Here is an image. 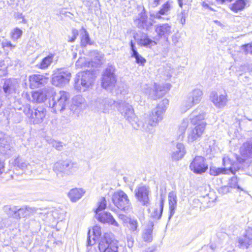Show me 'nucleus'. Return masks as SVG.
<instances>
[{"label":"nucleus","instance_id":"obj_19","mask_svg":"<svg viewBox=\"0 0 252 252\" xmlns=\"http://www.w3.org/2000/svg\"><path fill=\"white\" fill-rule=\"evenodd\" d=\"M240 152L243 158H237L239 162H242L246 159L252 161V142H245L240 147Z\"/></svg>","mask_w":252,"mask_h":252},{"label":"nucleus","instance_id":"obj_15","mask_svg":"<svg viewBox=\"0 0 252 252\" xmlns=\"http://www.w3.org/2000/svg\"><path fill=\"white\" fill-rule=\"evenodd\" d=\"M210 100L216 107L219 109H222L226 106L228 101L226 94H219L215 91L211 93Z\"/></svg>","mask_w":252,"mask_h":252},{"label":"nucleus","instance_id":"obj_60","mask_svg":"<svg viewBox=\"0 0 252 252\" xmlns=\"http://www.w3.org/2000/svg\"><path fill=\"white\" fill-rule=\"evenodd\" d=\"M130 47L131 50V53H134L135 51H137L136 50V48L132 41L130 42Z\"/></svg>","mask_w":252,"mask_h":252},{"label":"nucleus","instance_id":"obj_5","mask_svg":"<svg viewBox=\"0 0 252 252\" xmlns=\"http://www.w3.org/2000/svg\"><path fill=\"white\" fill-rule=\"evenodd\" d=\"M23 112L29 118L31 123L33 124L41 123L46 114L45 109L41 108L31 109L30 105H26L24 108Z\"/></svg>","mask_w":252,"mask_h":252},{"label":"nucleus","instance_id":"obj_8","mask_svg":"<svg viewBox=\"0 0 252 252\" xmlns=\"http://www.w3.org/2000/svg\"><path fill=\"white\" fill-rule=\"evenodd\" d=\"M115 103V101L111 99L100 97L92 102V106L93 109L95 111L108 113Z\"/></svg>","mask_w":252,"mask_h":252},{"label":"nucleus","instance_id":"obj_21","mask_svg":"<svg viewBox=\"0 0 252 252\" xmlns=\"http://www.w3.org/2000/svg\"><path fill=\"white\" fill-rule=\"evenodd\" d=\"M95 217L98 221L102 223H107L116 227L119 226L118 222L110 213L107 212L100 213L95 214Z\"/></svg>","mask_w":252,"mask_h":252},{"label":"nucleus","instance_id":"obj_40","mask_svg":"<svg viewBox=\"0 0 252 252\" xmlns=\"http://www.w3.org/2000/svg\"><path fill=\"white\" fill-rule=\"evenodd\" d=\"M53 55H49L44 58L42 62L37 65L39 68L41 69H45L47 68L51 63L53 61Z\"/></svg>","mask_w":252,"mask_h":252},{"label":"nucleus","instance_id":"obj_10","mask_svg":"<svg viewBox=\"0 0 252 252\" xmlns=\"http://www.w3.org/2000/svg\"><path fill=\"white\" fill-rule=\"evenodd\" d=\"M114 71L112 67L107 68L102 75V87L108 91L112 90L116 83L117 80Z\"/></svg>","mask_w":252,"mask_h":252},{"label":"nucleus","instance_id":"obj_14","mask_svg":"<svg viewBox=\"0 0 252 252\" xmlns=\"http://www.w3.org/2000/svg\"><path fill=\"white\" fill-rule=\"evenodd\" d=\"M189 168L196 174H201L207 170L208 164L203 157L196 156L190 163Z\"/></svg>","mask_w":252,"mask_h":252},{"label":"nucleus","instance_id":"obj_32","mask_svg":"<svg viewBox=\"0 0 252 252\" xmlns=\"http://www.w3.org/2000/svg\"><path fill=\"white\" fill-rule=\"evenodd\" d=\"M189 122H190L188 117L183 119L180 123L177 130L179 139H183L185 131L189 126Z\"/></svg>","mask_w":252,"mask_h":252},{"label":"nucleus","instance_id":"obj_63","mask_svg":"<svg viewBox=\"0 0 252 252\" xmlns=\"http://www.w3.org/2000/svg\"><path fill=\"white\" fill-rule=\"evenodd\" d=\"M202 6L204 7L208 8H210V9H212L211 8L209 7V5L207 3H206L205 2H203Z\"/></svg>","mask_w":252,"mask_h":252},{"label":"nucleus","instance_id":"obj_44","mask_svg":"<svg viewBox=\"0 0 252 252\" xmlns=\"http://www.w3.org/2000/svg\"><path fill=\"white\" fill-rule=\"evenodd\" d=\"M22 34L23 31L20 29L16 28L11 31L10 33V35L11 38L14 41H15L21 38Z\"/></svg>","mask_w":252,"mask_h":252},{"label":"nucleus","instance_id":"obj_38","mask_svg":"<svg viewBox=\"0 0 252 252\" xmlns=\"http://www.w3.org/2000/svg\"><path fill=\"white\" fill-rule=\"evenodd\" d=\"M127 226L132 233L137 234L138 233V223L136 220L131 219L128 222Z\"/></svg>","mask_w":252,"mask_h":252},{"label":"nucleus","instance_id":"obj_62","mask_svg":"<svg viewBox=\"0 0 252 252\" xmlns=\"http://www.w3.org/2000/svg\"><path fill=\"white\" fill-rule=\"evenodd\" d=\"M178 2L179 6L182 8L183 6V0H178Z\"/></svg>","mask_w":252,"mask_h":252},{"label":"nucleus","instance_id":"obj_24","mask_svg":"<svg viewBox=\"0 0 252 252\" xmlns=\"http://www.w3.org/2000/svg\"><path fill=\"white\" fill-rule=\"evenodd\" d=\"M48 90L47 89L39 90L32 93V101L41 103L44 102L47 98Z\"/></svg>","mask_w":252,"mask_h":252},{"label":"nucleus","instance_id":"obj_54","mask_svg":"<svg viewBox=\"0 0 252 252\" xmlns=\"http://www.w3.org/2000/svg\"><path fill=\"white\" fill-rule=\"evenodd\" d=\"M187 14L185 10L181 11L179 15L180 18V22L182 25H184L186 23V18L187 17Z\"/></svg>","mask_w":252,"mask_h":252},{"label":"nucleus","instance_id":"obj_33","mask_svg":"<svg viewBox=\"0 0 252 252\" xmlns=\"http://www.w3.org/2000/svg\"><path fill=\"white\" fill-rule=\"evenodd\" d=\"M65 161H58L55 163L53 170L58 176L63 177L66 171Z\"/></svg>","mask_w":252,"mask_h":252},{"label":"nucleus","instance_id":"obj_28","mask_svg":"<svg viewBox=\"0 0 252 252\" xmlns=\"http://www.w3.org/2000/svg\"><path fill=\"white\" fill-rule=\"evenodd\" d=\"M18 86V83L16 80L8 79L5 81L3 89L4 93L9 94L15 92Z\"/></svg>","mask_w":252,"mask_h":252},{"label":"nucleus","instance_id":"obj_3","mask_svg":"<svg viewBox=\"0 0 252 252\" xmlns=\"http://www.w3.org/2000/svg\"><path fill=\"white\" fill-rule=\"evenodd\" d=\"M69 98L68 94L64 91L54 93L52 95L50 106L52 107L55 113L61 112L65 109Z\"/></svg>","mask_w":252,"mask_h":252},{"label":"nucleus","instance_id":"obj_61","mask_svg":"<svg viewBox=\"0 0 252 252\" xmlns=\"http://www.w3.org/2000/svg\"><path fill=\"white\" fill-rule=\"evenodd\" d=\"M4 164L3 162L0 159V175L3 171Z\"/></svg>","mask_w":252,"mask_h":252},{"label":"nucleus","instance_id":"obj_48","mask_svg":"<svg viewBox=\"0 0 252 252\" xmlns=\"http://www.w3.org/2000/svg\"><path fill=\"white\" fill-rule=\"evenodd\" d=\"M76 66L78 68H81L83 67L90 66L91 63L87 62L85 58H80L76 63Z\"/></svg>","mask_w":252,"mask_h":252},{"label":"nucleus","instance_id":"obj_11","mask_svg":"<svg viewBox=\"0 0 252 252\" xmlns=\"http://www.w3.org/2000/svg\"><path fill=\"white\" fill-rule=\"evenodd\" d=\"M155 31L157 33V36L154 39L159 40L161 38H164L167 40L168 37L174 32V30L169 24L164 23L155 25Z\"/></svg>","mask_w":252,"mask_h":252},{"label":"nucleus","instance_id":"obj_47","mask_svg":"<svg viewBox=\"0 0 252 252\" xmlns=\"http://www.w3.org/2000/svg\"><path fill=\"white\" fill-rule=\"evenodd\" d=\"M82 30L84 31V33L81 37V44L82 46H86L88 44H91L89 35L87 31L83 28Z\"/></svg>","mask_w":252,"mask_h":252},{"label":"nucleus","instance_id":"obj_59","mask_svg":"<svg viewBox=\"0 0 252 252\" xmlns=\"http://www.w3.org/2000/svg\"><path fill=\"white\" fill-rule=\"evenodd\" d=\"M246 50L247 53H250L252 54V43L246 45Z\"/></svg>","mask_w":252,"mask_h":252},{"label":"nucleus","instance_id":"obj_51","mask_svg":"<svg viewBox=\"0 0 252 252\" xmlns=\"http://www.w3.org/2000/svg\"><path fill=\"white\" fill-rule=\"evenodd\" d=\"M238 179L237 178L235 177H232L229 182V185L230 187L233 188H238V189H241L242 190V189H241V188L238 186Z\"/></svg>","mask_w":252,"mask_h":252},{"label":"nucleus","instance_id":"obj_53","mask_svg":"<svg viewBox=\"0 0 252 252\" xmlns=\"http://www.w3.org/2000/svg\"><path fill=\"white\" fill-rule=\"evenodd\" d=\"M52 146L57 150L61 151L63 148V143L61 142L52 140L51 142Z\"/></svg>","mask_w":252,"mask_h":252},{"label":"nucleus","instance_id":"obj_49","mask_svg":"<svg viewBox=\"0 0 252 252\" xmlns=\"http://www.w3.org/2000/svg\"><path fill=\"white\" fill-rule=\"evenodd\" d=\"M66 171H72L77 168V163L71 161H65Z\"/></svg>","mask_w":252,"mask_h":252},{"label":"nucleus","instance_id":"obj_36","mask_svg":"<svg viewBox=\"0 0 252 252\" xmlns=\"http://www.w3.org/2000/svg\"><path fill=\"white\" fill-rule=\"evenodd\" d=\"M72 105L77 108L85 107L87 103L84 97L81 95L74 96L72 99Z\"/></svg>","mask_w":252,"mask_h":252},{"label":"nucleus","instance_id":"obj_6","mask_svg":"<svg viewBox=\"0 0 252 252\" xmlns=\"http://www.w3.org/2000/svg\"><path fill=\"white\" fill-rule=\"evenodd\" d=\"M99 252H119L118 242L104 235L98 243Z\"/></svg>","mask_w":252,"mask_h":252},{"label":"nucleus","instance_id":"obj_17","mask_svg":"<svg viewBox=\"0 0 252 252\" xmlns=\"http://www.w3.org/2000/svg\"><path fill=\"white\" fill-rule=\"evenodd\" d=\"M149 188L144 186H139L135 190L136 198L143 205H147L149 203Z\"/></svg>","mask_w":252,"mask_h":252},{"label":"nucleus","instance_id":"obj_55","mask_svg":"<svg viewBox=\"0 0 252 252\" xmlns=\"http://www.w3.org/2000/svg\"><path fill=\"white\" fill-rule=\"evenodd\" d=\"M72 36L71 37H69L68 38V41L70 42L74 41V40L76 39L77 36L78 35V32L76 29H73L72 30Z\"/></svg>","mask_w":252,"mask_h":252},{"label":"nucleus","instance_id":"obj_26","mask_svg":"<svg viewBox=\"0 0 252 252\" xmlns=\"http://www.w3.org/2000/svg\"><path fill=\"white\" fill-rule=\"evenodd\" d=\"M154 222L149 221L143 230L142 238L146 242H151L153 240Z\"/></svg>","mask_w":252,"mask_h":252},{"label":"nucleus","instance_id":"obj_50","mask_svg":"<svg viewBox=\"0 0 252 252\" xmlns=\"http://www.w3.org/2000/svg\"><path fill=\"white\" fill-rule=\"evenodd\" d=\"M169 101L167 99L164 98L161 101H160L159 104L158 105L157 107L156 108L157 110H161L163 109V114L164 113V112L166 110V108L167 107V106L168 105Z\"/></svg>","mask_w":252,"mask_h":252},{"label":"nucleus","instance_id":"obj_25","mask_svg":"<svg viewBox=\"0 0 252 252\" xmlns=\"http://www.w3.org/2000/svg\"><path fill=\"white\" fill-rule=\"evenodd\" d=\"M173 7V2L170 0L167 1L165 3L163 4L160 10L154 14V17L155 18L160 19L161 18L162 15H168Z\"/></svg>","mask_w":252,"mask_h":252},{"label":"nucleus","instance_id":"obj_13","mask_svg":"<svg viewBox=\"0 0 252 252\" xmlns=\"http://www.w3.org/2000/svg\"><path fill=\"white\" fill-rule=\"evenodd\" d=\"M207 124L203 122L195 126L194 127L189 130L188 140L189 142H193L198 140L204 133Z\"/></svg>","mask_w":252,"mask_h":252},{"label":"nucleus","instance_id":"obj_1","mask_svg":"<svg viewBox=\"0 0 252 252\" xmlns=\"http://www.w3.org/2000/svg\"><path fill=\"white\" fill-rule=\"evenodd\" d=\"M94 81V77L92 72H79L75 80L74 88L79 91L85 92L93 86Z\"/></svg>","mask_w":252,"mask_h":252},{"label":"nucleus","instance_id":"obj_35","mask_svg":"<svg viewBox=\"0 0 252 252\" xmlns=\"http://www.w3.org/2000/svg\"><path fill=\"white\" fill-rule=\"evenodd\" d=\"M157 41L155 39L152 40L146 35L139 40L138 44L146 48H152V47L157 45Z\"/></svg>","mask_w":252,"mask_h":252},{"label":"nucleus","instance_id":"obj_12","mask_svg":"<svg viewBox=\"0 0 252 252\" xmlns=\"http://www.w3.org/2000/svg\"><path fill=\"white\" fill-rule=\"evenodd\" d=\"M70 77L69 72L63 69L58 70L53 75L52 84L58 87L63 86L68 83Z\"/></svg>","mask_w":252,"mask_h":252},{"label":"nucleus","instance_id":"obj_2","mask_svg":"<svg viewBox=\"0 0 252 252\" xmlns=\"http://www.w3.org/2000/svg\"><path fill=\"white\" fill-rule=\"evenodd\" d=\"M202 95L203 92L200 89L193 90L183 101L180 108L181 112L185 113L193 106L198 104L201 100Z\"/></svg>","mask_w":252,"mask_h":252},{"label":"nucleus","instance_id":"obj_46","mask_svg":"<svg viewBox=\"0 0 252 252\" xmlns=\"http://www.w3.org/2000/svg\"><path fill=\"white\" fill-rule=\"evenodd\" d=\"M131 57L135 59V62L141 66H144L146 60L145 58L142 57L137 51H135L134 53H131Z\"/></svg>","mask_w":252,"mask_h":252},{"label":"nucleus","instance_id":"obj_43","mask_svg":"<svg viewBox=\"0 0 252 252\" xmlns=\"http://www.w3.org/2000/svg\"><path fill=\"white\" fill-rule=\"evenodd\" d=\"M106 207V201L104 197H101L98 201L96 208L94 210L95 214L100 213V212L104 210Z\"/></svg>","mask_w":252,"mask_h":252},{"label":"nucleus","instance_id":"obj_16","mask_svg":"<svg viewBox=\"0 0 252 252\" xmlns=\"http://www.w3.org/2000/svg\"><path fill=\"white\" fill-rule=\"evenodd\" d=\"M163 110V109L157 110L155 108L147 118L145 123L149 130L151 128L156 126L162 120Z\"/></svg>","mask_w":252,"mask_h":252},{"label":"nucleus","instance_id":"obj_29","mask_svg":"<svg viewBox=\"0 0 252 252\" xmlns=\"http://www.w3.org/2000/svg\"><path fill=\"white\" fill-rule=\"evenodd\" d=\"M92 233H93L94 236L91 239V230H90L89 231L87 239V244L89 246L93 245L95 243L96 240L99 238L101 234V227L98 225L94 226L93 228Z\"/></svg>","mask_w":252,"mask_h":252},{"label":"nucleus","instance_id":"obj_7","mask_svg":"<svg viewBox=\"0 0 252 252\" xmlns=\"http://www.w3.org/2000/svg\"><path fill=\"white\" fill-rule=\"evenodd\" d=\"M112 201L114 205L121 210H126L130 205L127 194L122 190L115 192L112 196Z\"/></svg>","mask_w":252,"mask_h":252},{"label":"nucleus","instance_id":"obj_42","mask_svg":"<svg viewBox=\"0 0 252 252\" xmlns=\"http://www.w3.org/2000/svg\"><path fill=\"white\" fill-rule=\"evenodd\" d=\"M14 166L17 168L24 170L29 165V163L27 162L23 161L19 158H16L13 162Z\"/></svg>","mask_w":252,"mask_h":252},{"label":"nucleus","instance_id":"obj_30","mask_svg":"<svg viewBox=\"0 0 252 252\" xmlns=\"http://www.w3.org/2000/svg\"><path fill=\"white\" fill-rule=\"evenodd\" d=\"M185 153L184 145L181 143H178L172 152V158L174 160H179L184 156Z\"/></svg>","mask_w":252,"mask_h":252},{"label":"nucleus","instance_id":"obj_4","mask_svg":"<svg viewBox=\"0 0 252 252\" xmlns=\"http://www.w3.org/2000/svg\"><path fill=\"white\" fill-rule=\"evenodd\" d=\"M170 87L171 85L168 83L164 85L155 83L152 87L146 86L142 89V91L151 99H156L164 94L165 92L170 89Z\"/></svg>","mask_w":252,"mask_h":252},{"label":"nucleus","instance_id":"obj_41","mask_svg":"<svg viewBox=\"0 0 252 252\" xmlns=\"http://www.w3.org/2000/svg\"><path fill=\"white\" fill-rule=\"evenodd\" d=\"M163 205L164 200L162 198H161L159 208L155 209L154 212L152 214V216L154 218L157 219L160 218L163 209Z\"/></svg>","mask_w":252,"mask_h":252},{"label":"nucleus","instance_id":"obj_22","mask_svg":"<svg viewBox=\"0 0 252 252\" xmlns=\"http://www.w3.org/2000/svg\"><path fill=\"white\" fill-rule=\"evenodd\" d=\"M239 246L242 249H248L252 247V228H249L246 231V234L238 240Z\"/></svg>","mask_w":252,"mask_h":252},{"label":"nucleus","instance_id":"obj_45","mask_svg":"<svg viewBox=\"0 0 252 252\" xmlns=\"http://www.w3.org/2000/svg\"><path fill=\"white\" fill-rule=\"evenodd\" d=\"M226 168H218L212 166L210 168V174L212 176H218L220 174H226Z\"/></svg>","mask_w":252,"mask_h":252},{"label":"nucleus","instance_id":"obj_34","mask_svg":"<svg viewBox=\"0 0 252 252\" xmlns=\"http://www.w3.org/2000/svg\"><path fill=\"white\" fill-rule=\"evenodd\" d=\"M222 161L224 168H226V174L229 173L234 174L236 171L234 162L230 159V158L228 156H224Z\"/></svg>","mask_w":252,"mask_h":252},{"label":"nucleus","instance_id":"obj_56","mask_svg":"<svg viewBox=\"0 0 252 252\" xmlns=\"http://www.w3.org/2000/svg\"><path fill=\"white\" fill-rule=\"evenodd\" d=\"M118 218L123 222L124 223H128L129 220L131 219V218H130L124 214H119Z\"/></svg>","mask_w":252,"mask_h":252},{"label":"nucleus","instance_id":"obj_39","mask_svg":"<svg viewBox=\"0 0 252 252\" xmlns=\"http://www.w3.org/2000/svg\"><path fill=\"white\" fill-rule=\"evenodd\" d=\"M92 57L91 65L92 66L96 65L99 64L103 57L101 54L96 51H93L91 53Z\"/></svg>","mask_w":252,"mask_h":252},{"label":"nucleus","instance_id":"obj_58","mask_svg":"<svg viewBox=\"0 0 252 252\" xmlns=\"http://www.w3.org/2000/svg\"><path fill=\"white\" fill-rule=\"evenodd\" d=\"M17 18L18 20H22V22L24 23H26V20L24 18V16L23 15L22 13H18L17 14Z\"/></svg>","mask_w":252,"mask_h":252},{"label":"nucleus","instance_id":"obj_37","mask_svg":"<svg viewBox=\"0 0 252 252\" xmlns=\"http://www.w3.org/2000/svg\"><path fill=\"white\" fill-rule=\"evenodd\" d=\"M245 5L246 2L244 0H237L234 3L230 5V8L233 11L237 12L243 10Z\"/></svg>","mask_w":252,"mask_h":252},{"label":"nucleus","instance_id":"obj_64","mask_svg":"<svg viewBox=\"0 0 252 252\" xmlns=\"http://www.w3.org/2000/svg\"><path fill=\"white\" fill-rule=\"evenodd\" d=\"M216 1L220 4H223L225 3L224 0H216Z\"/></svg>","mask_w":252,"mask_h":252},{"label":"nucleus","instance_id":"obj_9","mask_svg":"<svg viewBox=\"0 0 252 252\" xmlns=\"http://www.w3.org/2000/svg\"><path fill=\"white\" fill-rule=\"evenodd\" d=\"M116 106L118 111L128 122L135 121L136 115L132 106L129 103L121 101L117 102Z\"/></svg>","mask_w":252,"mask_h":252},{"label":"nucleus","instance_id":"obj_18","mask_svg":"<svg viewBox=\"0 0 252 252\" xmlns=\"http://www.w3.org/2000/svg\"><path fill=\"white\" fill-rule=\"evenodd\" d=\"M0 153L9 157L12 153V149L8 140V137L0 131Z\"/></svg>","mask_w":252,"mask_h":252},{"label":"nucleus","instance_id":"obj_27","mask_svg":"<svg viewBox=\"0 0 252 252\" xmlns=\"http://www.w3.org/2000/svg\"><path fill=\"white\" fill-rule=\"evenodd\" d=\"M168 203L169 206L170 215L169 219L173 216L175 213V210L177 207V196L176 193L174 191L170 192L168 194Z\"/></svg>","mask_w":252,"mask_h":252},{"label":"nucleus","instance_id":"obj_20","mask_svg":"<svg viewBox=\"0 0 252 252\" xmlns=\"http://www.w3.org/2000/svg\"><path fill=\"white\" fill-rule=\"evenodd\" d=\"M48 78L41 74H33L30 76V87L31 89L40 87L47 83Z\"/></svg>","mask_w":252,"mask_h":252},{"label":"nucleus","instance_id":"obj_31","mask_svg":"<svg viewBox=\"0 0 252 252\" xmlns=\"http://www.w3.org/2000/svg\"><path fill=\"white\" fill-rule=\"evenodd\" d=\"M84 193L85 191L83 189L74 188L68 192V196L71 201L75 202L80 199Z\"/></svg>","mask_w":252,"mask_h":252},{"label":"nucleus","instance_id":"obj_23","mask_svg":"<svg viewBox=\"0 0 252 252\" xmlns=\"http://www.w3.org/2000/svg\"><path fill=\"white\" fill-rule=\"evenodd\" d=\"M198 110V108L193 110L188 117L190 123L195 126L204 122L205 117V114L203 112L199 113Z\"/></svg>","mask_w":252,"mask_h":252},{"label":"nucleus","instance_id":"obj_57","mask_svg":"<svg viewBox=\"0 0 252 252\" xmlns=\"http://www.w3.org/2000/svg\"><path fill=\"white\" fill-rule=\"evenodd\" d=\"M147 17L145 15V14L142 15L139 19L140 21H141L142 23V25H141V26L144 27V25L145 24L146 21L147 20Z\"/></svg>","mask_w":252,"mask_h":252},{"label":"nucleus","instance_id":"obj_52","mask_svg":"<svg viewBox=\"0 0 252 252\" xmlns=\"http://www.w3.org/2000/svg\"><path fill=\"white\" fill-rule=\"evenodd\" d=\"M1 45L3 48L8 47L11 49H14L16 46L11 43V41L5 39H4L1 42Z\"/></svg>","mask_w":252,"mask_h":252}]
</instances>
